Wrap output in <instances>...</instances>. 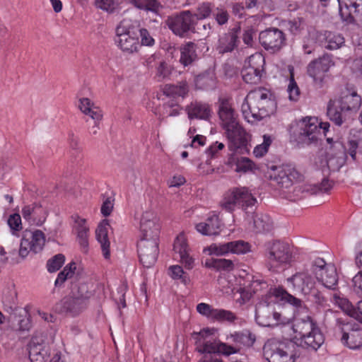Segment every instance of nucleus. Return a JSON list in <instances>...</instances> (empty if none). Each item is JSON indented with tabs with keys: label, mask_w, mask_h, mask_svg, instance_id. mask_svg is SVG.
I'll return each mask as SVG.
<instances>
[{
	"label": "nucleus",
	"mask_w": 362,
	"mask_h": 362,
	"mask_svg": "<svg viewBox=\"0 0 362 362\" xmlns=\"http://www.w3.org/2000/svg\"><path fill=\"white\" fill-rule=\"evenodd\" d=\"M218 117L223 128L226 130L230 151L243 153L247 151V139L246 132L240 126L238 115L226 98L218 100Z\"/></svg>",
	"instance_id": "obj_1"
},
{
	"label": "nucleus",
	"mask_w": 362,
	"mask_h": 362,
	"mask_svg": "<svg viewBox=\"0 0 362 362\" xmlns=\"http://www.w3.org/2000/svg\"><path fill=\"white\" fill-rule=\"evenodd\" d=\"M276 108V103L272 93L265 88L250 90L241 105L244 118L248 122L260 121L272 115Z\"/></svg>",
	"instance_id": "obj_2"
},
{
	"label": "nucleus",
	"mask_w": 362,
	"mask_h": 362,
	"mask_svg": "<svg viewBox=\"0 0 362 362\" xmlns=\"http://www.w3.org/2000/svg\"><path fill=\"white\" fill-rule=\"evenodd\" d=\"M263 354L269 362H295L300 355L299 346L292 341L268 340L263 346Z\"/></svg>",
	"instance_id": "obj_3"
},
{
	"label": "nucleus",
	"mask_w": 362,
	"mask_h": 362,
	"mask_svg": "<svg viewBox=\"0 0 362 362\" xmlns=\"http://www.w3.org/2000/svg\"><path fill=\"white\" fill-rule=\"evenodd\" d=\"M139 24L136 21L124 18L116 28L115 42L124 52H136L139 43Z\"/></svg>",
	"instance_id": "obj_4"
},
{
	"label": "nucleus",
	"mask_w": 362,
	"mask_h": 362,
	"mask_svg": "<svg viewBox=\"0 0 362 362\" xmlns=\"http://www.w3.org/2000/svg\"><path fill=\"white\" fill-rule=\"evenodd\" d=\"M293 328L300 336V345L306 349L317 351L325 341L322 333L309 316L297 320Z\"/></svg>",
	"instance_id": "obj_5"
},
{
	"label": "nucleus",
	"mask_w": 362,
	"mask_h": 362,
	"mask_svg": "<svg viewBox=\"0 0 362 362\" xmlns=\"http://www.w3.org/2000/svg\"><path fill=\"white\" fill-rule=\"evenodd\" d=\"M266 267L279 272L292 262L293 255L288 244L279 240L268 243L265 251Z\"/></svg>",
	"instance_id": "obj_6"
},
{
	"label": "nucleus",
	"mask_w": 362,
	"mask_h": 362,
	"mask_svg": "<svg viewBox=\"0 0 362 362\" xmlns=\"http://www.w3.org/2000/svg\"><path fill=\"white\" fill-rule=\"evenodd\" d=\"M209 334L210 331L209 329H203L199 332H194L192 334L196 341V350L202 354V356L211 355L214 356V355H216V356H221V354L229 356L238 352L239 349L233 346L217 341L215 339H207Z\"/></svg>",
	"instance_id": "obj_7"
},
{
	"label": "nucleus",
	"mask_w": 362,
	"mask_h": 362,
	"mask_svg": "<svg viewBox=\"0 0 362 362\" xmlns=\"http://www.w3.org/2000/svg\"><path fill=\"white\" fill-rule=\"evenodd\" d=\"M318 282L328 289L334 291L338 284L339 276L337 268L332 264H327L324 259L315 258L310 268Z\"/></svg>",
	"instance_id": "obj_8"
},
{
	"label": "nucleus",
	"mask_w": 362,
	"mask_h": 362,
	"mask_svg": "<svg viewBox=\"0 0 362 362\" xmlns=\"http://www.w3.org/2000/svg\"><path fill=\"white\" fill-rule=\"evenodd\" d=\"M319 121L317 117H307L299 123V129L294 134V139L299 147L317 144L320 139Z\"/></svg>",
	"instance_id": "obj_9"
},
{
	"label": "nucleus",
	"mask_w": 362,
	"mask_h": 362,
	"mask_svg": "<svg viewBox=\"0 0 362 362\" xmlns=\"http://www.w3.org/2000/svg\"><path fill=\"white\" fill-rule=\"evenodd\" d=\"M276 303L267 300H261L256 305L255 320L259 325L273 327L281 322V315L276 311Z\"/></svg>",
	"instance_id": "obj_10"
},
{
	"label": "nucleus",
	"mask_w": 362,
	"mask_h": 362,
	"mask_svg": "<svg viewBox=\"0 0 362 362\" xmlns=\"http://www.w3.org/2000/svg\"><path fill=\"white\" fill-rule=\"evenodd\" d=\"M334 63L328 54L311 61L307 66V73L313 79L314 83L318 88H322L325 83L327 73Z\"/></svg>",
	"instance_id": "obj_11"
},
{
	"label": "nucleus",
	"mask_w": 362,
	"mask_h": 362,
	"mask_svg": "<svg viewBox=\"0 0 362 362\" xmlns=\"http://www.w3.org/2000/svg\"><path fill=\"white\" fill-rule=\"evenodd\" d=\"M167 25L175 35L184 37L189 31L194 30V16L191 11H183L168 17Z\"/></svg>",
	"instance_id": "obj_12"
},
{
	"label": "nucleus",
	"mask_w": 362,
	"mask_h": 362,
	"mask_svg": "<svg viewBox=\"0 0 362 362\" xmlns=\"http://www.w3.org/2000/svg\"><path fill=\"white\" fill-rule=\"evenodd\" d=\"M264 63V58L259 54H252L248 57L241 71L243 81L250 84L258 83L261 80Z\"/></svg>",
	"instance_id": "obj_13"
},
{
	"label": "nucleus",
	"mask_w": 362,
	"mask_h": 362,
	"mask_svg": "<svg viewBox=\"0 0 362 362\" xmlns=\"http://www.w3.org/2000/svg\"><path fill=\"white\" fill-rule=\"evenodd\" d=\"M259 40L264 49L274 53L279 51L285 45L286 37L281 30L270 28L259 33Z\"/></svg>",
	"instance_id": "obj_14"
},
{
	"label": "nucleus",
	"mask_w": 362,
	"mask_h": 362,
	"mask_svg": "<svg viewBox=\"0 0 362 362\" xmlns=\"http://www.w3.org/2000/svg\"><path fill=\"white\" fill-rule=\"evenodd\" d=\"M158 241L140 239L137 243L139 261L144 267L150 268L155 264L159 254Z\"/></svg>",
	"instance_id": "obj_15"
},
{
	"label": "nucleus",
	"mask_w": 362,
	"mask_h": 362,
	"mask_svg": "<svg viewBox=\"0 0 362 362\" xmlns=\"http://www.w3.org/2000/svg\"><path fill=\"white\" fill-rule=\"evenodd\" d=\"M268 177L272 182V185H276L282 188L290 187L293 180L298 177V172L291 166H272Z\"/></svg>",
	"instance_id": "obj_16"
},
{
	"label": "nucleus",
	"mask_w": 362,
	"mask_h": 362,
	"mask_svg": "<svg viewBox=\"0 0 362 362\" xmlns=\"http://www.w3.org/2000/svg\"><path fill=\"white\" fill-rule=\"evenodd\" d=\"M207 250L210 255H225L229 252L236 255H244L251 250V245L248 242L238 240L224 243H214L208 247Z\"/></svg>",
	"instance_id": "obj_17"
},
{
	"label": "nucleus",
	"mask_w": 362,
	"mask_h": 362,
	"mask_svg": "<svg viewBox=\"0 0 362 362\" xmlns=\"http://www.w3.org/2000/svg\"><path fill=\"white\" fill-rule=\"evenodd\" d=\"M339 13L349 23L362 24V0H338Z\"/></svg>",
	"instance_id": "obj_18"
},
{
	"label": "nucleus",
	"mask_w": 362,
	"mask_h": 362,
	"mask_svg": "<svg viewBox=\"0 0 362 362\" xmlns=\"http://www.w3.org/2000/svg\"><path fill=\"white\" fill-rule=\"evenodd\" d=\"M141 239L159 240L160 225L153 213L146 211L140 222Z\"/></svg>",
	"instance_id": "obj_19"
},
{
	"label": "nucleus",
	"mask_w": 362,
	"mask_h": 362,
	"mask_svg": "<svg viewBox=\"0 0 362 362\" xmlns=\"http://www.w3.org/2000/svg\"><path fill=\"white\" fill-rule=\"evenodd\" d=\"M241 31L240 24L235 25L233 28L220 36L216 49L219 54L231 52L236 49L240 43L239 35Z\"/></svg>",
	"instance_id": "obj_20"
},
{
	"label": "nucleus",
	"mask_w": 362,
	"mask_h": 362,
	"mask_svg": "<svg viewBox=\"0 0 362 362\" xmlns=\"http://www.w3.org/2000/svg\"><path fill=\"white\" fill-rule=\"evenodd\" d=\"M331 301L349 316L362 323V300L354 305L348 298L340 293H333Z\"/></svg>",
	"instance_id": "obj_21"
},
{
	"label": "nucleus",
	"mask_w": 362,
	"mask_h": 362,
	"mask_svg": "<svg viewBox=\"0 0 362 362\" xmlns=\"http://www.w3.org/2000/svg\"><path fill=\"white\" fill-rule=\"evenodd\" d=\"M88 303L83 300L77 299L71 296L62 298L54 306V310L59 314L76 316L87 308Z\"/></svg>",
	"instance_id": "obj_22"
},
{
	"label": "nucleus",
	"mask_w": 362,
	"mask_h": 362,
	"mask_svg": "<svg viewBox=\"0 0 362 362\" xmlns=\"http://www.w3.org/2000/svg\"><path fill=\"white\" fill-rule=\"evenodd\" d=\"M310 35L317 43L328 49H337L344 43L341 35L330 31L315 30Z\"/></svg>",
	"instance_id": "obj_23"
},
{
	"label": "nucleus",
	"mask_w": 362,
	"mask_h": 362,
	"mask_svg": "<svg viewBox=\"0 0 362 362\" xmlns=\"http://www.w3.org/2000/svg\"><path fill=\"white\" fill-rule=\"evenodd\" d=\"M173 250L178 254L181 263L187 269L194 267V259L188 253L187 239L183 233H180L174 241Z\"/></svg>",
	"instance_id": "obj_24"
},
{
	"label": "nucleus",
	"mask_w": 362,
	"mask_h": 362,
	"mask_svg": "<svg viewBox=\"0 0 362 362\" xmlns=\"http://www.w3.org/2000/svg\"><path fill=\"white\" fill-rule=\"evenodd\" d=\"M329 119L337 126L341 127L351 118L349 114L336 100H330L327 107Z\"/></svg>",
	"instance_id": "obj_25"
},
{
	"label": "nucleus",
	"mask_w": 362,
	"mask_h": 362,
	"mask_svg": "<svg viewBox=\"0 0 362 362\" xmlns=\"http://www.w3.org/2000/svg\"><path fill=\"white\" fill-rule=\"evenodd\" d=\"M291 281L304 295L311 293L315 289V280L308 272L296 273L291 278Z\"/></svg>",
	"instance_id": "obj_26"
},
{
	"label": "nucleus",
	"mask_w": 362,
	"mask_h": 362,
	"mask_svg": "<svg viewBox=\"0 0 362 362\" xmlns=\"http://www.w3.org/2000/svg\"><path fill=\"white\" fill-rule=\"evenodd\" d=\"M350 116L356 112L361 105V98L356 91H348L339 99L335 100Z\"/></svg>",
	"instance_id": "obj_27"
},
{
	"label": "nucleus",
	"mask_w": 362,
	"mask_h": 362,
	"mask_svg": "<svg viewBox=\"0 0 362 362\" xmlns=\"http://www.w3.org/2000/svg\"><path fill=\"white\" fill-rule=\"evenodd\" d=\"M22 214L25 220H32L37 225H41L46 218L45 210L38 203L25 206L22 209Z\"/></svg>",
	"instance_id": "obj_28"
},
{
	"label": "nucleus",
	"mask_w": 362,
	"mask_h": 362,
	"mask_svg": "<svg viewBox=\"0 0 362 362\" xmlns=\"http://www.w3.org/2000/svg\"><path fill=\"white\" fill-rule=\"evenodd\" d=\"M109 221L104 219L98 226L95 230L97 240L100 243L103 256L105 259L110 257V241L108 238Z\"/></svg>",
	"instance_id": "obj_29"
},
{
	"label": "nucleus",
	"mask_w": 362,
	"mask_h": 362,
	"mask_svg": "<svg viewBox=\"0 0 362 362\" xmlns=\"http://www.w3.org/2000/svg\"><path fill=\"white\" fill-rule=\"evenodd\" d=\"M23 236L30 243V250L33 252L37 253L42 250L45 243V238L42 231L26 230L23 232Z\"/></svg>",
	"instance_id": "obj_30"
},
{
	"label": "nucleus",
	"mask_w": 362,
	"mask_h": 362,
	"mask_svg": "<svg viewBox=\"0 0 362 362\" xmlns=\"http://www.w3.org/2000/svg\"><path fill=\"white\" fill-rule=\"evenodd\" d=\"M197 48V45L193 42H188L180 46V62L183 66H187L191 65L198 59Z\"/></svg>",
	"instance_id": "obj_31"
},
{
	"label": "nucleus",
	"mask_w": 362,
	"mask_h": 362,
	"mask_svg": "<svg viewBox=\"0 0 362 362\" xmlns=\"http://www.w3.org/2000/svg\"><path fill=\"white\" fill-rule=\"evenodd\" d=\"M187 111L189 119H208L211 116V109L206 103H192L187 106Z\"/></svg>",
	"instance_id": "obj_32"
},
{
	"label": "nucleus",
	"mask_w": 362,
	"mask_h": 362,
	"mask_svg": "<svg viewBox=\"0 0 362 362\" xmlns=\"http://www.w3.org/2000/svg\"><path fill=\"white\" fill-rule=\"evenodd\" d=\"M233 194L235 195L238 207H241L243 209H246L247 207L255 205L257 202L256 199L247 187H234Z\"/></svg>",
	"instance_id": "obj_33"
},
{
	"label": "nucleus",
	"mask_w": 362,
	"mask_h": 362,
	"mask_svg": "<svg viewBox=\"0 0 362 362\" xmlns=\"http://www.w3.org/2000/svg\"><path fill=\"white\" fill-rule=\"evenodd\" d=\"M219 228L220 221L216 216L209 217L205 223H199L196 226L197 231L205 235H217L219 233Z\"/></svg>",
	"instance_id": "obj_34"
},
{
	"label": "nucleus",
	"mask_w": 362,
	"mask_h": 362,
	"mask_svg": "<svg viewBox=\"0 0 362 362\" xmlns=\"http://www.w3.org/2000/svg\"><path fill=\"white\" fill-rule=\"evenodd\" d=\"M232 341L244 347L250 348L256 341V336L249 329H244L240 332H236L230 334Z\"/></svg>",
	"instance_id": "obj_35"
},
{
	"label": "nucleus",
	"mask_w": 362,
	"mask_h": 362,
	"mask_svg": "<svg viewBox=\"0 0 362 362\" xmlns=\"http://www.w3.org/2000/svg\"><path fill=\"white\" fill-rule=\"evenodd\" d=\"M253 224L257 233L269 232L273 229V221L267 214H255L253 218Z\"/></svg>",
	"instance_id": "obj_36"
},
{
	"label": "nucleus",
	"mask_w": 362,
	"mask_h": 362,
	"mask_svg": "<svg viewBox=\"0 0 362 362\" xmlns=\"http://www.w3.org/2000/svg\"><path fill=\"white\" fill-rule=\"evenodd\" d=\"M228 164L231 165V168L235 167L234 170L238 173H245L255 168V163L246 157L230 158Z\"/></svg>",
	"instance_id": "obj_37"
},
{
	"label": "nucleus",
	"mask_w": 362,
	"mask_h": 362,
	"mask_svg": "<svg viewBox=\"0 0 362 362\" xmlns=\"http://www.w3.org/2000/svg\"><path fill=\"white\" fill-rule=\"evenodd\" d=\"M46 351L35 339L33 338L29 346V358L31 362H46Z\"/></svg>",
	"instance_id": "obj_38"
},
{
	"label": "nucleus",
	"mask_w": 362,
	"mask_h": 362,
	"mask_svg": "<svg viewBox=\"0 0 362 362\" xmlns=\"http://www.w3.org/2000/svg\"><path fill=\"white\" fill-rule=\"evenodd\" d=\"M341 341L351 349H358L362 346V332H352L351 334L344 332Z\"/></svg>",
	"instance_id": "obj_39"
},
{
	"label": "nucleus",
	"mask_w": 362,
	"mask_h": 362,
	"mask_svg": "<svg viewBox=\"0 0 362 362\" xmlns=\"http://www.w3.org/2000/svg\"><path fill=\"white\" fill-rule=\"evenodd\" d=\"M214 9V4L211 2H202L198 4L192 15L195 21H201L211 16Z\"/></svg>",
	"instance_id": "obj_40"
},
{
	"label": "nucleus",
	"mask_w": 362,
	"mask_h": 362,
	"mask_svg": "<svg viewBox=\"0 0 362 362\" xmlns=\"http://www.w3.org/2000/svg\"><path fill=\"white\" fill-rule=\"evenodd\" d=\"M70 296L77 299L83 300V302L88 303L89 298L92 296V292L88 290V286L86 284L81 283L72 286Z\"/></svg>",
	"instance_id": "obj_41"
},
{
	"label": "nucleus",
	"mask_w": 362,
	"mask_h": 362,
	"mask_svg": "<svg viewBox=\"0 0 362 362\" xmlns=\"http://www.w3.org/2000/svg\"><path fill=\"white\" fill-rule=\"evenodd\" d=\"M188 86L186 81H180L177 84L165 85L164 93L167 95H177L184 98L188 93Z\"/></svg>",
	"instance_id": "obj_42"
},
{
	"label": "nucleus",
	"mask_w": 362,
	"mask_h": 362,
	"mask_svg": "<svg viewBox=\"0 0 362 362\" xmlns=\"http://www.w3.org/2000/svg\"><path fill=\"white\" fill-rule=\"evenodd\" d=\"M204 266L216 270H230L233 268L234 264L230 259L211 258L206 259Z\"/></svg>",
	"instance_id": "obj_43"
},
{
	"label": "nucleus",
	"mask_w": 362,
	"mask_h": 362,
	"mask_svg": "<svg viewBox=\"0 0 362 362\" xmlns=\"http://www.w3.org/2000/svg\"><path fill=\"white\" fill-rule=\"evenodd\" d=\"M135 7L149 11L153 13H158L162 7L157 0H129Z\"/></svg>",
	"instance_id": "obj_44"
},
{
	"label": "nucleus",
	"mask_w": 362,
	"mask_h": 362,
	"mask_svg": "<svg viewBox=\"0 0 362 362\" xmlns=\"http://www.w3.org/2000/svg\"><path fill=\"white\" fill-rule=\"evenodd\" d=\"M272 294L276 298L285 299L288 303L295 306L296 308H300L302 306V300L300 299L289 294L282 288H275L273 290Z\"/></svg>",
	"instance_id": "obj_45"
},
{
	"label": "nucleus",
	"mask_w": 362,
	"mask_h": 362,
	"mask_svg": "<svg viewBox=\"0 0 362 362\" xmlns=\"http://www.w3.org/2000/svg\"><path fill=\"white\" fill-rule=\"evenodd\" d=\"M220 206L228 212H232L236 206H238L235 195L233 194V188L225 194L223 198L220 202Z\"/></svg>",
	"instance_id": "obj_46"
},
{
	"label": "nucleus",
	"mask_w": 362,
	"mask_h": 362,
	"mask_svg": "<svg viewBox=\"0 0 362 362\" xmlns=\"http://www.w3.org/2000/svg\"><path fill=\"white\" fill-rule=\"evenodd\" d=\"M237 319L235 315L230 310H226L223 309H215L214 311V315L211 318L213 320H216L219 322L227 321L229 322H233Z\"/></svg>",
	"instance_id": "obj_47"
},
{
	"label": "nucleus",
	"mask_w": 362,
	"mask_h": 362,
	"mask_svg": "<svg viewBox=\"0 0 362 362\" xmlns=\"http://www.w3.org/2000/svg\"><path fill=\"white\" fill-rule=\"evenodd\" d=\"M304 19L300 17L287 21L286 26L288 30L293 35H299L304 29Z\"/></svg>",
	"instance_id": "obj_48"
},
{
	"label": "nucleus",
	"mask_w": 362,
	"mask_h": 362,
	"mask_svg": "<svg viewBox=\"0 0 362 362\" xmlns=\"http://www.w3.org/2000/svg\"><path fill=\"white\" fill-rule=\"evenodd\" d=\"M196 84L200 88H208L214 85V76L210 72H205L196 77Z\"/></svg>",
	"instance_id": "obj_49"
},
{
	"label": "nucleus",
	"mask_w": 362,
	"mask_h": 362,
	"mask_svg": "<svg viewBox=\"0 0 362 362\" xmlns=\"http://www.w3.org/2000/svg\"><path fill=\"white\" fill-rule=\"evenodd\" d=\"M65 261V257L62 254H57L49 259L47 262V268L49 272L58 271Z\"/></svg>",
	"instance_id": "obj_50"
},
{
	"label": "nucleus",
	"mask_w": 362,
	"mask_h": 362,
	"mask_svg": "<svg viewBox=\"0 0 362 362\" xmlns=\"http://www.w3.org/2000/svg\"><path fill=\"white\" fill-rule=\"evenodd\" d=\"M309 296V300L319 307H325L327 305V298L324 293L317 289H314L311 293L308 294Z\"/></svg>",
	"instance_id": "obj_51"
},
{
	"label": "nucleus",
	"mask_w": 362,
	"mask_h": 362,
	"mask_svg": "<svg viewBox=\"0 0 362 362\" xmlns=\"http://www.w3.org/2000/svg\"><path fill=\"white\" fill-rule=\"evenodd\" d=\"M119 0H95L97 8L112 13L119 5Z\"/></svg>",
	"instance_id": "obj_52"
},
{
	"label": "nucleus",
	"mask_w": 362,
	"mask_h": 362,
	"mask_svg": "<svg viewBox=\"0 0 362 362\" xmlns=\"http://www.w3.org/2000/svg\"><path fill=\"white\" fill-rule=\"evenodd\" d=\"M212 14L219 25H225L228 21V13L223 8H214Z\"/></svg>",
	"instance_id": "obj_53"
},
{
	"label": "nucleus",
	"mask_w": 362,
	"mask_h": 362,
	"mask_svg": "<svg viewBox=\"0 0 362 362\" xmlns=\"http://www.w3.org/2000/svg\"><path fill=\"white\" fill-rule=\"evenodd\" d=\"M288 98L291 100L296 101L300 95V90L296 83L293 76H291L290 82L288 86Z\"/></svg>",
	"instance_id": "obj_54"
},
{
	"label": "nucleus",
	"mask_w": 362,
	"mask_h": 362,
	"mask_svg": "<svg viewBox=\"0 0 362 362\" xmlns=\"http://www.w3.org/2000/svg\"><path fill=\"white\" fill-rule=\"evenodd\" d=\"M170 276L175 279H182L185 284L187 283L188 278L185 275L182 268L179 265H173L169 268Z\"/></svg>",
	"instance_id": "obj_55"
},
{
	"label": "nucleus",
	"mask_w": 362,
	"mask_h": 362,
	"mask_svg": "<svg viewBox=\"0 0 362 362\" xmlns=\"http://www.w3.org/2000/svg\"><path fill=\"white\" fill-rule=\"evenodd\" d=\"M7 223L13 233H14V231H19L22 229L21 218L18 214L11 215Z\"/></svg>",
	"instance_id": "obj_56"
},
{
	"label": "nucleus",
	"mask_w": 362,
	"mask_h": 362,
	"mask_svg": "<svg viewBox=\"0 0 362 362\" xmlns=\"http://www.w3.org/2000/svg\"><path fill=\"white\" fill-rule=\"evenodd\" d=\"M68 142L69 147L78 153H82L83 148L80 144L79 138L73 132L68 134Z\"/></svg>",
	"instance_id": "obj_57"
},
{
	"label": "nucleus",
	"mask_w": 362,
	"mask_h": 362,
	"mask_svg": "<svg viewBox=\"0 0 362 362\" xmlns=\"http://www.w3.org/2000/svg\"><path fill=\"white\" fill-rule=\"evenodd\" d=\"M214 310L215 308H214L211 305L205 303H201L197 305V312L200 315L210 319H211L213 317Z\"/></svg>",
	"instance_id": "obj_58"
},
{
	"label": "nucleus",
	"mask_w": 362,
	"mask_h": 362,
	"mask_svg": "<svg viewBox=\"0 0 362 362\" xmlns=\"http://www.w3.org/2000/svg\"><path fill=\"white\" fill-rule=\"evenodd\" d=\"M194 30H192L193 33H201L204 37H208L212 30V25L210 23H199L198 22L194 21Z\"/></svg>",
	"instance_id": "obj_59"
},
{
	"label": "nucleus",
	"mask_w": 362,
	"mask_h": 362,
	"mask_svg": "<svg viewBox=\"0 0 362 362\" xmlns=\"http://www.w3.org/2000/svg\"><path fill=\"white\" fill-rule=\"evenodd\" d=\"M163 107L166 110V113L170 117H175L180 114V111L182 110L177 104L175 103L173 101L168 102L167 103L163 105Z\"/></svg>",
	"instance_id": "obj_60"
},
{
	"label": "nucleus",
	"mask_w": 362,
	"mask_h": 362,
	"mask_svg": "<svg viewBox=\"0 0 362 362\" xmlns=\"http://www.w3.org/2000/svg\"><path fill=\"white\" fill-rule=\"evenodd\" d=\"M139 37H141V43L143 45L152 46L154 44L153 38L145 28H141L139 27Z\"/></svg>",
	"instance_id": "obj_61"
},
{
	"label": "nucleus",
	"mask_w": 362,
	"mask_h": 362,
	"mask_svg": "<svg viewBox=\"0 0 362 362\" xmlns=\"http://www.w3.org/2000/svg\"><path fill=\"white\" fill-rule=\"evenodd\" d=\"M352 282L354 292L362 296V271L354 276Z\"/></svg>",
	"instance_id": "obj_62"
},
{
	"label": "nucleus",
	"mask_w": 362,
	"mask_h": 362,
	"mask_svg": "<svg viewBox=\"0 0 362 362\" xmlns=\"http://www.w3.org/2000/svg\"><path fill=\"white\" fill-rule=\"evenodd\" d=\"M85 115H88L93 121H95V122H100L103 119L102 110L95 105L88 110V112L85 113Z\"/></svg>",
	"instance_id": "obj_63"
},
{
	"label": "nucleus",
	"mask_w": 362,
	"mask_h": 362,
	"mask_svg": "<svg viewBox=\"0 0 362 362\" xmlns=\"http://www.w3.org/2000/svg\"><path fill=\"white\" fill-rule=\"evenodd\" d=\"M331 188L332 185L329 180L323 179L322 182L320 185H315L312 190L313 193L316 194L317 192H327Z\"/></svg>",
	"instance_id": "obj_64"
}]
</instances>
